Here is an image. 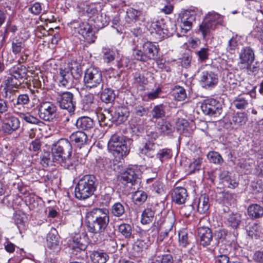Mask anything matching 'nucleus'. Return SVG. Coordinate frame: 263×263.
I'll list each match as a JSON object with an SVG mask.
<instances>
[{"label": "nucleus", "mask_w": 263, "mask_h": 263, "mask_svg": "<svg viewBox=\"0 0 263 263\" xmlns=\"http://www.w3.org/2000/svg\"><path fill=\"white\" fill-rule=\"evenodd\" d=\"M81 76L79 69L74 70L67 68H61L59 69V83L60 85L64 87H71L74 83V80L79 79Z\"/></svg>", "instance_id": "nucleus-6"}, {"label": "nucleus", "mask_w": 263, "mask_h": 263, "mask_svg": "<svg viewBox=\"0 0 263 263\" xmlns=\"http://www.w3.org/2000/svg\"><path fill=\"white\" fill-rule=\"evenodd\" d=\"M95 122L92 119L87 116L79 117L76 122L77 128L81 130L88 131L95 126Z\"/></svg>", "instance_id": "nucleus-21"}, {"label": "nucleus", "mask_w": 263, "mask_h": 263, "mask_svg": "<svg viewBox=\"0 0 263 263\" xmlns=\"http://www.w3.org/2000/svg\"><path fill=\"white\" fill-rule=\"evenodd\" d=\"M20 117L25 121L27 123L32 124H39L42 122L37 119L36 117L31 115L28 112L24 113L21 111L19 114Z\"/></svg>", "instance_id": "nucleus-47"}, {"label": "nucleus", "mask_w": 263, "mask_h": 263, "mask_svg": "<svg viewBox=\"0 0 263 263\" xmlns=\"http://www.w3.org/2000/svg\"><path fill=\"white\" fill-rule=\"evenodd\" d=\"M239 67L241 69L246 68L247 73L250 75L255 74L258 72L259 69L258 66L252 64V63L248 64L246 63L244 65L240 66Z\"/></svg>", "instance_id": "nucleus-55"}, {"label": "nucleus", "mask_w": 263, "mask_h": 263, "mask_svg": "<svg viewBox=\"0 0 263 263\" xmlns=\"http://www.w3.org/2000/svg\"><path fill=\"white\" fill-rule=\"evenodd\" d=\"M107 148L108 151L119 159L126 157L130 151L125 137L117 133L111 136L108 141Z\"/></svg>", "instance_id": "nucleus-4"}, {"label": "nucleus", "mask_w": 263, "mask_h": 263, "mask_svg": "<svg viewBox=\"0 0 263 263\" xmlns=\"http://www.w3.org/2000/svg\"><path fill=\"white\" fill-rule=\"evenodd\" d=\"M157 175L155 174L154 176L147 179L146 182L148 184L152 183L151 190L152 192H155L158 194H162L164 193V185L162 182L159 180H155V177Z\"/></svg>", "instance_id": "nucleus-32"}, {"label": "nucleus", "mask_w": 263, "mask_h": 263, "mask_svg": "<svg viewBox=\"0 0 263 263\" xmlns=\"http://www.w3.org/2000/svg\"><path fill=\"white\" fill-rule=\"evenodd\" d=\"M88 244L87 237L86 235L81 234H76L73 237L71 247L77 251H84Z\"/></svg>", "instance_id": "nucleus-17"}, {"label": "nucleus", "mask_w": 263, "mask_h": 263, "mask_svg": "<svg viewBox=\"0 0 263 263\" xmlns=\"http://www.w3.org/2000/svg\"><path fill=\"white\" fill-rule=\"evenodd\" d=\"M238 46L237 36H232L228 41L226 49L228 51L232 52L237 48Z\"/></svg>", "instance_id": "nucleus-58"}, {"label": "nucleus", "mask_w": 263, "mask_h": 263, "mask_svg": "<svg viewBox=\"0 0 263 263\" xmlns=\"http://www.w3.org/2000/svg\"><path fill=\"white\" fill-rule=\"evenodd\" d=\"M156 147V145L154 142L147 141L139 147V153L141 155L153 158L155 154Z\"/></svg>", "instance_id": "nucleus-29"}, {"label": "nucleus", "mask_w": 263, "mask_h": 263, "mask_svg": "<svg viewBox=\"0 0 263 263\" xmlns=\"http://www.w3.org/2000/svg\"><path fill=\"white\" fill-rule=\"evenodd\" d=\"M232 120L235 125L241 126L246 123L248 118L245 113L237 112L233 115Z\"/></svg>", "instance_id": "nucleus-48"}, {"label": "nucleus", "mask_w": 263, "mask_h": 263, "mask_svg": "<svg viewBox=\"0 0 263 263\" xmlns=\"http://www.w3.org/2000/svg\"><path fill=\"white\" fill-rule=\"evenodd\" d=\"M178 235L180 245L185 247L189 243L187 234L185 232H180Z\"/></svg>", "instance_id": "nucleus-64"}, {"label": "nucleus", "mask_w": 263, "mask_h": 263, "mask_svg": "<svg viewBox=\"0 0 263 263\" xmlns=\"http://www.w3.org/2000/svg\"><path fill=\"white\" fill-rule=\"evenodd\" d=\"M57 106L54 103L43 101L38 106V115L41 119L45 121L52 122L57 117Z\"/></svg>", "instance_id": "nucleus-7"}, {"label": "nucleus", "mask_w": 263, "mask_h": 263, "mask_svg": "<svg viewBox=\"0 0 263 263\" xmlns=\"http://www.w3.org/2000/svg\"><path fill=\"white\" fill-rule=\"evenodd\" d=\"M118 232L126 239L133 237V227L128 223H123L120 224L118 228Z\"/></svg>", "instance_id": "nucleus-34"}, {"label": "nucleus", "mask_w": 263, "mask_h": 263, "mask_svg": "<svg viewBox=\"0 0 263 263\" xmlns=\"http://www.w3.org/2000/svg\"><path fill=\"white\" fill-rule=\"evenodd\" d=\"M215 23L212 20H205L200 25V30L204 37L209 34L211 30L214 29Z\"/></svg>", "instance_id": "nucleus-38"}, {"label": "nucleus", "mask_w": 263, "mask_h": 263, "mask_svg": "<svg viewBox=\"0 0 263 263\" xmlns=\"http://www.w3.org/2000/svg\"><path fill=\"white\" fill-rule=\"evenodd\" d=\"M210 208L209 196L205 194L201 195L198 200L197 211L200 214H205Z\"/></svg>", "instance_id": "nucleus-31"}, {"label": "nucleus", "mask_w": 263, "mask_h": 263, "mask_svg": "<svg viewBox=\"0 0 263 263\" xmlns=\"http://www.w3.org/2000/svg\"><path fill=\"white\" fill-rule=\"evenodd\" d=\"M165 24L163 23L162 21H154L151 22L148 26V30L152 34H157L160 36V38L172 35V32H170L167 29H165Z\"/></svg>", "instance_id": "nucleus-15"}, {"label": "nucleus", "mask_w": 263, "mask_h": 263, "mask_svg": "<svg viewBox=\"0 0 263 263\" xmlns=\"http://www.w3.org/2000/svg\"><path fill=\"white\" fill-rule=\"evenodd\" d=\"M7 101L0 98V119L10 114Z\"/></svg>", "instance_id": "nucleus-52"}, {"label": "nucleus", "mask_w": 263, "mask_h": 263, "mask_svg": "<svg viewBox=\"0 0 263 263\" xmlns=\"http://www.w3.org/2000/svg\"><path fill=\"white\" fill-rule=\"evenodd\" d=\"M227 235V231L224 229H220L215 232V237L218 243L223 242Z\"/></svg>", "instance_id": "nucleus-62"}, {"label": "nucleus", "mask_w": 263, "mask_h": 263, "mask_svg": "<svg viewBox=\"0 0 263 263\" xmlns=\"http://www.w3.org/2000/svg\"><path fill=\"white\" fill-rule=\"evenodd\" d=\"M158 131L163 135H168L173 132L171 124L165 120H161L156 125Z\"/></svg>", "instance_id": "nucleus-36"}, {"label": "nucleus", "mask_w": 263, "mask_h": 263, "mask_svg": "<svg viewBox=\"0 0 263 263\" xmlns=\"http://www.w3.org/2000/svg\"><path fill=\"white\" fill-rule=\"evenodd\" d=\"M196 16L194 13L185 10L179 13L178 17V22L180 27V33L179 36L184 35L185 33L190 30L192 25L195 22Z\"/></svg>", "instance_id": "nucleus-10"}, {"label": "nucleus", "mask_w": 263, "mask_h": 263, "mask_svg": "<svg viewBox=\"0 0 263 263\" xmlns=\"http://www.w3.org/2000/svg\"><path fill=\"white\" fill-rule=\"evenodd\" d=\"M202 162V159L199 158L195 159L193 162H192L189 166V174H193L196 171H199L201 167Z\"/></svg>", "instance_id": "nucleus-53"}, {"label": "nucleus", "mask_w": 263, "mask_h": 263, "mask_svg": "<svg viewBox=\"0 0 263 263\" xmlns=\"http://www.w3.org/2000/svg\"><path fill=\"white\" fill-rule=\"evenodd\" d=\"M200 244L203 247L210 245L213 239L212 230L208 227H200L198 229Z\"/></svg>", "instance_id": "nucleus-18"}, {"label": "nucleus", "mask_w": 263, "mask_h": 263, "mask_svg": "<svg viewBox=\"0 0 263 263\" xmlns=\"http://www.w3.org/2000/svg\"><path fill=\"white\" fill-rule=\"evenodd\" d=\"M42 146V142L41 139L36 138L30 142L28 148L30 152L38 153L41 151Z\"/></svg>", "instance_id": "nucleus-54"}, {"label": "nucleus", "mask_w": 263, "mask_h": 263, "mask_svg": "<svg viewBox=\"0 0 263 263\" xmlns=\"http://www.w3.org/2000/svg\"><path fill=\"white\" fill-rule=\"evenodd\" d=\"M133 57L134 58L138 61L146 62V58L144 57L143 50L142 49V46H137L133 51Z\"/></svg>", "instance_id": "nucleus-50"}, {"label": "nucleus", "mask_w": 263, "mask_h": 263, "mask_svg": "<svg viewBox=\"0 0 263 263\" xmlns=\"http://www.w3.org/2000/svg\"><path fill=\"white\" fill-rule=\"evenodd\" d=\"M162 92L161 88L157 87L155 90H152L146 95L148 100H153L159 98L160 94Z\"/></svg>", "instance_id": "nucleus-61"}, {"label": "nucleus", "mask_w": 263, "mask_h": 263, "mask_svg": "<svg viewBox=\"0 0 263 263\" xmlns=\"http://www.w3.org/2000/svg\"><path fill=\"white\" fill-rule=\"evenodd\" d=\"M248 235L252 238H257L259 236V228L257 224L254 223L247 230Z\"/></svg>", "instance_id": "nucleus-56"}, {"label": "nucleus", "mask_w": 263, "mask_h": 263, "mask_svg": "<svg viewBox=\"0 0 263 263\" xmlns=\"http://www.w3.org/2000/svg\"><path fill=\"white\" fill-rule=\"evenodd\" d=\"M142 47L147 61L157 58L158 50L153 43L150 42H145L142 45Z\"/></svg>", "instance_id": "nucleus-22"}, {"label": "nucleus", "mask_w": 263, "mask_h": 263, "mask_svg": "<svg viewBox=\"0 0 263 263\" xmlns=\"http://www.w3.org/2000/svg\"><path fill=\"white\" fill-rule=\"evenodd\" d=\"M222 201L224 203L231 204L235 201L234 195L228 192H223L221 193Z\"/></svg>", "instance_id": "nucleus-57"}, {"label": "nucleus", "mask_w": 263, "mask_h": 263, "mask_svg": "<svg viewBox=\"0 0 263 263\" xmlns=\"http://www.w3.org/2000/svg\"><path fill=\"white\" fill-rule=\"evenodd\" d=\"M69 139L71 143L81 147L86 143L87 136L82 131H77L71 134Z\"/></svg>", "instance_id": "nucleus-26"}, {"label": "nucleus", "mask_w": 263, "mask_h": 263, "mask_svg": "<svg viewBox=\"0 0 263 263\" xmlns=\"http://www.w3.org/2000/svg\"><path fill=\"white\" fill-rule=\"evenodd\" d=\"M129 116V111L125 106H118L114 110V121L117 124L125 121Z\"/></svg>", "instance_id": "nucleus-25"}, {"label": "nucleus", "mask_w": 263, "mask_h": 263, "mask_svg": "<svg viewBox=\"0 0 263 263\" xmlns=\"http://www.w3.org/2000/svg\"><path fill=\"white\" fill-rule=\"evenodd\" d=\"M78 32L87 42L92 43L95 41V31L92 27L88 23H81L79 25Z\"/></svg>", "instance_id": "nucleus-16"}, {"label": "nucleus", "mask_w": 263, "mask_h": 263, "mask_svg": "<svg viewBox=\"0 0 263 263\" xmlns=\"http://www.w3.org/2000/svg\"><path fill=\"white\" fill-rule=\"evenodd\" d=\"M248 213L252 218H258L263 215V207L258 204H252L248 208Z\"/></svg>", "instance_id": "nucleus-35"}, {"label": "nucleus", "mask_w": 263, "mask_h": 263, "mask_svg": "<svg viewBox=\"0 0 263 263\" xmlns=\"http://www.w3.org/2000/svg\"><path fill=\"white\" fill-rule=\"evenodd\" d=\"M83 82L87 88H95L100 85L102 88L103 80L101 71L94 67L87 68L84 73Z\"/></svg>", "instance_id": "nucleus-5"}, {"label": "nucleus", "mask_w": 263, "mask_h": 263, "mask_svg": "<svg viewBox=\"0 0 263 263\" xmlns=\"http://www.w3.org/2000/svg\"><path fill=\"white\" fill-rule=\"evenodd\" d=\"M103 58L106 63H109L115 60V52L109 48H102Z\"/></svg>", "instance_id": "nucleus-51"}, {"label": "nucleus", "mask_w": 263, "mask_h": 263, "mask_svg": "<svg viewBox=\"0 0 263 263\" xmlns=\"http://www.w3.org/2000/svg\"><path fill=\"white\" fill-rule=\"evenodd\" d=\"M114 91L110 88H105L102 92L100 96L101 100L105 103H110L114 102L115 99Z\"/></svg>", "instance_id": "nucleus-39"}, {"label": "nucleus", "mask_w": 263, "mask_h": 263, "mask_svg": "<svg viewBox=\"0 0 263 263\" xmlns=\"http://www.w3.org/2000/svg\"><path fill=\"white\" fill-rule=\"evenodd\" d=\"M72 145L66 139H61L52 148L53 159L60 163L65 168L71 169L73 167L71 159Z\"/></svg>", "instance_id": "nucleus-2"}, {"label": "nucleus", "mask_w": 263, "mask_h": 263, "mask_svg": "<svg viewBox=\"0 0 263 263\" xmlns=\"http://www.w3.org/2000/svg\"><path fill=\"white\" fill-rule=\"evenodd\" d=\"M151 115L153 119H159L165 117V106L163 104H159L153 107L151 111Z\"/></svg>", "instance_id": "nucleus-37"}, {"label": "nucleus", "mask_w": 263, "mask_h": 263, "mask_svg": "<svg viewBox=\"0 0 263 263\" xmlns=\"http://www.w3.org/2000/svg\"><path fill=\"white\" fill-rule=\"evenodd\" d=\"M98 182L95 176L86 175L81 178L75 187V196L80 200H85L91 196L96 190Z\"/></svg>", "instance_id": "nucleus-3"}, {"label": "nucleus", "mask_w": 263, "mask_h": 263, "mask_svg": "<svg viewBox=\"0 0 263 263\" xmlns=\"http://www.w3.org/2000/svg\"><path fill=\"white\" fill-rule=\"evenodd\" d=\"M134 112L137 116L142 117L147 115L148 112V109L143 106L138 105L135 107Z\"/></svg>", "instance_id": "nucleus-60"}, {"label": "nucleus", "mask_w": 263, "mask_h": 263, "mask_svg": "<svg viewBox=\"0 0 263 263\" xmlns=\"http://www.w3.org/2000/svg\"><path fill=\"white\" fill-rule=\"evenodd\" d=\"M233 104L238 109H245L249 105V98L238 96L234 100Z\"/></svg>", "instance_id": "nucleus-43"}, {"label": "nucleus", "mask_w": 263, "mask_h": 263, "mask_svg": "<svg viewBox=\"0 0 263 263\" xmlns=\"http://www.w3.org/2000/svg\"><path fill=\"white\" fill-rule=\"evenodd\" d=\"M57 102L61 108L66 109L69 113H73L76 110V101L74 95L70 91L59 93Z\"/></svg>", "instance_id": "nucleus-8"}, {"label": "nucleus", "mask_w": 263, "mask_h": 263, "mask_svg": "<svg viewBox=\"0 0 263 263\" xmlns=\"http://www.w3.org/2000/svg\"><path fill=\"white\" fill-rule=\"evenodd\" d=\"M255 55L254 51L250 47H246L241 49L239 53L240 62L239 66L246 63H253Z\"/></svg>", "instance_id": "nucleus-23"}, {"label": "nucleus", "mask_w": 263, "mask_h": 263, "mask_svg": "<svg viewBox=\"0 0 263 263\" xmlns=\"http://www.w3.org/2000/svg\"><path fill=\"white\" fill-rule=\"evenodd\" d=\"M154 215L155 212L151 208L145 209L141 215V223L144 224L150 223L153 221Z\"/></svg>", "instance_id": "nucleus-42"}, {"label": "nucleus", "mask_w": 263, "mask_h": 263, "mask_svg": "<svg viewBox=\"0 0 263 263\" xmlns=\"http://www.w3.org/2000/svg\"><path fill=\"white\" fill-rule=\"evenodd\" d=\"M11 49L15 55L21 54L20 58L18 60V62L20 64L27 62L30 52L26 48L23 41L18 39L14 40L11 44Z\"/></svg>", "instance_id": "nucleus-12"}, {"label": "nucleus", "mask_w": 263, "mask_h": 263, "mask_svg": "<svg viewBox=\"0 0 263 263\" xmlns=\"http://www.w3.org/2000/svg\"><path fill=\"white\" fill-rule=\"evenodd\" d=\"M5 84V87L4 88V90L5 91L4 97L6 98H8L10 99L12 98V101L13 100V95H12V93L16 90L14 89V88L17 89L18 87L21 85L22 83H20L19 81L13 78L11 76L8 77L7 79L4 82Z\"/></svg>", "instance_id": "nucleus-14"}, {"label": "nucleus", "mask_w": 263, "mask_h": 263, "mask_svg": "<svg viewBox=\"0 0 263 263\" xmlns=\"http://www.w3.org/2000/svg\"><path fill=\"white\" fill-rule=\"evenodd\" d=\"M86 222L88 231L93 234L104 232L109 222V212L106 209H95L87 213Z\"/></svg>", "instance_id": "nucleus-1"}, {"label": "nucleus", "mask_w": 263, "mask_h": 263, "mask_svg": "<svg viewBox=\"0 0 263 263\" xmlns=\"http://www.w3.org/2000/svg\"><path fill=\"white\" fill-rule=\"evenodd\" d=\"M111 213L116 217H120L124 215L125 209L123 204L117 202L115 203L111 207Z\"/></svg>", "instance_id": "nucleus-40"}, {"label": "nucleus", "mask_w": 263, "mask_h": 263, "mask_svg": "<svg viewBox=\"0 0 263 263\" xmlns=\"http://www.w3.org/2000/svg\"><path fill=\"white\" fill-rule=\"evenodd\" d=\"M209 49L207 48H202L197 52L199 59L201 61H205L209 58Z\"/></svg>", "instance_id": "nucleus-63"}, {"label": "nucleus", "mask_w": 263, "mask_h": 263, "mask_svg": "<svg viewBox=\"0 0 263 263\" xmlns=\"http://www.w3.org/2000/svg\"><path fill=\"white\" fill-rule=\"evenodd\" d=\"M86 13L89 17H91L98 14V10L97 5L95 4H90L87 5L85 8Z\"/></svg>", "instance_id": "nucleus-59"}, {"label": "nucleus", "mask_w": 263, "mask_h": 263, "mask_svg": "<svg viewBox=\"0 0 263 263\" xmlns=\"http://www.w3.org/2000/svg\"><path fill=\"white\" fill-rule=\"evenodd\" d=\"M142 14V12L141 11L129 8L126 11L125 21L128 24L135 23L136 21L140 20Z\"/></svg>", "instance_id": "nucleus-30"}, {"label": "nucleus", "mask_w": 263, "mask_h": 263, "mask_svg": "<svg viewBox=\"0 0 263 263\" xmlns=\"http://www.w3.org/2000/svg\"><path fill=\"white\" fill-rule=\"evenodd\" d=\"M173 95L175 99L178 101L184 100L186 98L185 90L181 86H176L173 90Z\"/></svg>", "instance_id": "nucleus-46"}, {"label": "nucleus", "mask_w": 263, "mask_h": 263, "mask_svg": "<svg viewBox=\"0 0 263 263\" xmlns=\"http://www.w3.org/2000/svg\"><path fill=\"white\" fill-rule=\"evenodd\" d=\"M26 71V67L23 65H21L20 67H13L10 69V74L19 81L21 83H23L25 78L27 76Z\"/></svg>", "instance_id": "nucleus-28"}, {"label": "nucleus", "mask_w": 263, "mask_h": 263, "mask_svg": "<svg viewBox=\"0 0 263 263\" xmlns=\"http://www.w3.org/2000/svg\"><path fill=\"white\" fill-rule=\"evenodd\" d=\"M207 157L211 162L214 164H221L223 162L220 154L216 152H210L207 155Z\"/></svg>", "instance_id": "nucleus-49"}, {"label": "nucleus", "mask_w": 263, "mask_h": 263, "mask_svg": "<svg viewBox=\"0 0 263 263\" xmlns=\"http://www.w3.org/2000/svg\"><path fill=\"white\" fill-rule=\"evenodd\" d=\"M3 122L2 128L4 133L11 134L14 131L17 130L20 125V122L18 118L9 114L0 119Z\"/></svg>", "instance_id": "nucleus-13"}, {"label": "nucleus", "mask_w": 263, "mask_h": 263, "mask_svg": "<svg viewBox=\"0 0 263 263\" xmlns=\"http://www.w3.org/2000/svg\"><path fill=\"white\" fill-rule=\"evenodd\" d=\"M200 107L204 114L214 117L219 116L222 111L221 103L212 98L203 100Z\"/></svg>", "instance_id": "nucleus-9"}, {"label": "nucleus", "mask_w": 263, "mask_h": 263, "mask_svg": "<svg viewBox=\"0 0 263 263\" xmlns=\"http://www.w3.org/2000/svg\"><path fill=\"white\" fill-rule=\"evenodd\" d=\"M90 257L93 263H105L109 258L102 250L93 251L90 254Z\"/></svg>", "instance_id": "nucleus-33"}, {"label": "nucleus", "mask_w": 263, "mask_h": 263, "mask_svg": "<svg viewBox=\"0 0 263 263\" xmlns=\"http://www.w3.org/2000/svg\"><path fill=\"white\" fill-rule=\"evenodd\" d=\"M172 157V150L167 148L160 149L156 154V158L160 161L161 164L164 161L170 159Z\"/></svg>", "instance_id": "nucleus-45"}, {"label": "nucleus", "mask_w": 263, "mask_h": 263, "mask_svg": "<svg viewBox=\"0 0 263 263\" xmlns=\"http://www.w3.org/2000/svg\"><path fill=\"white\" fill-rule=\"evenodd\" d=\"M133 200L136 204L140 205L144 203L147 198V194L141 190H138L136 191L133 194Z\"/></svg>", "instance_id": "nucleus-44"}, {"label": "nucleus", "mask_w": 263, "mask_h": 263, "mask_svg": "<svg viewBox=\"0 0 263 263\" xmlns=\"http://www.w3.org/2000/svg\"><path fill=\"white\" fill-rule=\"evenodd\" d=\"M140 173L137 170L134 168H127L122 175V179L127 183L132 185L139 181Z\"/></svg>", "instance_id": "nucleus-20"}, {"label": "nucleus", "mask_w": 263, "mask_h": 263, "mask_svg": "<svg viewBox=\"0 0 263 263\" xmlns=\"http://www.w3.org/2000/svg\"><path fill=\"white\" fill-rule=\"evenodd\" d=\"M30 102V98L28 94L23 93L19 95L16 102L13 103V111L15 114H19L24 105H27Z\"/></svg>", "instance_id": "nucleus-27"}, {"label": "nucleus", "mask_w": 263, "mask_h": 263, "mask_svg": "<svg viewBox=\"0 0 263 263\" xmlns=\"http://www.w3.org/2000/svg\"><path fill=\"white\" fill-rule=\"evenodd\" d=\"M47 247L53 253L58 252L60 249L59 236L56 234L55 230L50 232L47 237Z\"/></svg>", "instance_id": "nucleus-19"}, {"label": "nucleus", "mask_w": 263, "mask_h": 263, "mask_svg": "<svg viewBox=\"0 0 263 263\" xmlns=\"http://www.w3.org/2000/svg\"><path fill=\"white\" fill-rule=\"evenodd\" d=\"M186 190L182 187H176L172 194V200L177 204H181L185 203L187 197Z\"/></svg>", "instance_id": "nucleus-24"}, {"label": "nucleus", "mask_w": 263, "mask_h": 263, "mask_svg": "<svg viewBox=\"0 0 263 263\" xmlns=\"http://www.w3.org/2000/svg\"><path fill=\"white\" fill-rule=\"evenodd\" d=\"M198 74L199 82L205 88L213 87L218 83V75L212 70L200 69Z\"/></svg>", "instance_id": "nucleus-11"}, {"label": "nucleus", "mask_w": 263, "mask_h": 263, "mask_svg": "<svg viewBox=\"0 0 263 263\" xmlns=\"http://www.w3.org/2000/svg\"><path fill=\"white\" fill-rule=\"evenodd\" d=\"M227 222L230 227L236 229L241 221V216L238 213H231L227 218Z\"/></svg>", "instance_id": "nucleus-41"}]
</instances>
